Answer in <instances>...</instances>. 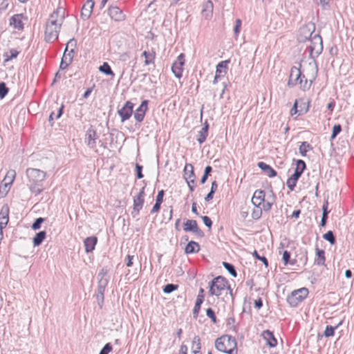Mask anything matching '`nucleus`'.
Segmentation results:
<instances>
[{"label": "nucleus", "mask_w": 354, "mask_h": 354, "mask_svg": "<svg viewBox=\"0 0 354 354\" xmlns=\"http://www.w3.org/2000/svg\"><path fill=\"white\" fill-rule=\"evenodd\" d=\"M65 10L62 6L49 16L45 26L44 39L47 42H53L58 38L61 26L64 21Z\"/></svg>", "instance_id": "1"}, {"label": "nucleus", "mask_w": 354, "mask_h": 354, "mask_svg": "<svg viewBox=\"0 0 354 354\" xmlns=\"http://www.w3.org/2000/svg\"><path fill=\"white\" fill-rule=\"evenodd\" d=\"M26 175L30 192L36 196L41 194L44 190L43 182L46 178V173L39 169L28 168Z\"/></svg>", "instance_id": "2"}, {"label": "nucleus", "mask_w": 354, "mask_h": 354, "mask_svg": "<svg viewBox=\"0 0 354 354\" xmlns=\"http://www.w3.org/2000/svg\"><path fill=\"white\" fill-rule=\"evenodd\" d=\"M309 67L312 69L313 73L311 78L308 77L303 74V72L297 67H292L290 71V80L288 84L299 85L302 90H307L310 87L313 80L315 79L317 73V67L314 64H309Z\"/></svg>", "instance_id": "3"}, {"label": "nucleus", "mask_w": 354, "mask_h": 354, "mask_svg": "<svg viewBox=\"0 0 354 354\" xmlns=\"http://www.w3.org/2000/svg\"><path fill=\"white\" fill-rule=\"evenodd\" d=\"M216 348L227 354H237L236 342L234 337L223 335L215 341Z\"/></svg>", "instance_id": "4"}, {"label": "nucleus", "mask_w": 354, "mask_h": 354, "mask_svg": "<svg viewBox=\"0 0 354 354\" xmlns=\"http://www.w3.org/2000/svg\"><path fill=\"white\" fill-rule=\"evenodd\" d=\"M228 290L231 292L228 282L222 277H215L209 283V292L211 295L219 297Z\"/></svg>", "instance_id": "5"}, {"label": "nucleus", "mask_w": 354, "mask_h": 354, "mask_svg": "<svg viewBox=\"0 0 354 354\" xmlns=\"http://www.w3.org/2000/svg\"><path fill=\"white\" fill-rule=\"evenodd\" d=\"M307 49L311 57H317L322 51V39L318 35H314L308 41Z\"/></svg>", "instance_id": "6"}, {"label": "nucleus", "mask_w": 354, "mask_h": 354, "mask_svg": "<svg viewBox=\"0 0 354 354\" xmlns=\"http://www.w3.org/2000/svg\"><path fill=\"white\" fill-rule=\"evenodd\" d=\"M308 290L306 288H301L294 290L287 297L288 303L293 307L297 306L301 301H303L308 295Z\"/></svg>", "instance_id": "7"}, {"label": "nucleus", "mask_w": 354, "mask_h": 354, "mask_svg": "<svg viewBox=\"0 0 354 354\" xmlns=\"http://www.w3.org/2000/svg\"><path fill=\"white\" fill-rule=\"evenodd\" d=\"M315 30V26L313 23H308L301 26L298 30L297 40L299 42H308L313 37V33Z\"/></svg>", "instance_id": "8"}, {"label": "nucleus", "mask_w": 354, "mask_h": 354, "mask_svg": "<svg viewBox=\"0 0 354 354\" xmlns=\"http://www.w3.org/2000/svg\"><path fill=\"white\" fill-rule=\"evenodd\" d=\"M230 60H224L220 62L216 67L215 75L213 80V84H216L218 83V80L223 77L227 72L228 64Z\"/></svg>", "instance_id": "9"}, {"label": "nucleus", "mask_w": 354, "mask_h": 354, "mask_svg": "<svg viewBox=\"0 0 354 354\" xmlns=\"http://www.w3.org/2000/svg\"><path fill=\"white\" fill-rule=\"evenodd\" d=\"M185 65V56L183 53L180 54L176 60L174 62L171 71L176 77L180 79L183 75V66Z\"/></svg>", "instance_id": "10"}, {"label": "nucleus", "mask_w": 354, "mask_h": 354, "mask_svg": "<svg viewBox=\"0 0 354 354\" xmlns=\"http://www.w3.org/2000/svg\"><path fill=\"white\" fill-rule=\"evenodd\" d=\"M27 18L23 14H15L9 19V25L18 30L24 29V21Z\"/></svg>", "instance_id": "11"}, {"label": "nucleus", "mask_w": 354, "mask_h": 354, "mask_svg": "<svg viewBox=\"0 0 354 354\" xmlns=\"http://www.w3.org/2000/svg\"><path fill=\"white\" fill-rule=\"evenodd\" d=\"M183 230L185 232H192L200 237L203 236V232L199 229L197 222L195 220H187L183 225Z\"/></svg>", "instance_id": "12"}, {"label": "nucleus", "mask_w": 354, "mask_h": 354, "mask_svg": "<svg viewBox=\"0 0 354 354\" xmlns=\"http://www.w3.org/2000/svg\"><path fill=\"white\" fill-rule=\"evenodd\" d=\"M133 104L127 101L124 105L118 111V114L122 122L128 120L132 115Z\"/></svg>", "instance_id": "13"}, {"label": "nucleus", "mask_w": 354, "mask_h": 354, "mask_svg": "<svg viewBox=\"0 0 354 354\" xmlns=\"http://www.w3.org/2000/svg\"><path fill=\"white\" fill-rule=\"evenodd\" d=\"M214 5L211 0H207L203 4V8L201 11L202 17L205 20H209L212 17Z\"/></svg>", "instance_id": "14"}, {"label": "nucleus", "mask_w": 354, "mask_h": 354, "mask_svg": "<svg viewBox=\"0 0 354 354\" xmlns=\"http://www.w3.org/2000/svg\"><path fill=\"white\" fill-rule=\"evenodd\" d=\"M145 187H143L139 193L133 198V210L139 212L144 204Z\"/></svg>", "instance_id": "15"}, {"label": "nucleus", "mask_w": 354, "mask_h": 354, "mask_svg": "<svg viewBox=\"0 0 354 354\" xmlns=\"http://www.w3.org/2000/svg\"><path fill=\"white\" fill-rule=\"evenodd\" d=\"M94 4L95 3L93 0H87L84 4L81 12V17L82 19L87 20L91 17Z\"/></svg>", "instance_id": "16"}, {"label": "nucleus", "mask_w": 354, "mask_h": 354, "mask_svg": "<svg viewBox=\"0 0 354 354\" xmlns=\"http://www.w3.org/2000/svg\"><path fill=\"white\" fill-rule=\"evenodd\" d=\"M109 15L112 19L116 21H122L125 18V16L122 13V10L116 6L109 7Z\"/></svg>", "instance_id": "17"}, {"label": "nucleus", "mask_w": 354, "mask_h": 354, "mask_svg": "<svg viewBox=\"0 0 354 354\" xmlns=\"http://www.w3.org/2000/svg\"><path fill=\"white\" fill-rule=\"evenodd\" d=\"M147 109V101L144 100L139 107L136 110L134 118L136 121L140 122L143 120L145 112Z\"/></svg>", "instance_id": "18"}, {"label": "nucleus", "mask_w": 354, "mask_h": 354, "mask_svg": "<svg viewBox=\"0 0 354 354\" xmlns=\"http://www.w3.org/2000/svg\"><path fill=\"white\" fill-rule=\"evenodd\" d=\"M98 290H105L106 287L108 285L109 277L107 276V272L104 269H102L98 274Z\"/></svg>", "instance_id": "19"}, {"label": "nucleus", "mask_w": 354, "mask_h": 354, "mask_svg": "<svg viewBox=\"0 0 354 354\" xmlns=\"http://www.w3.org/2000/svg\"><path fill=\"white\" fill-rule=\"evenodd\" d=\"M97 138L96 132L93 129H88L86 131L85 137L86 144L91 149L95 147V140Z\"/></svg>", "instance_id": "20"}, {"label": "nucleus", "mask_w": 354, "mask_h": 354, "mask_svg": "<svg viewBox=\"0 0 354 354\" xmlns=\"http://www.w3.org/2000/svg\"><path fill=\"white\" fill-rule=\"evenodd\" d=\"M262 337L266 341L267 344L272 348H274L277 344V341L273 335V333L269 330L263 331L261 334Z\"/></svg>", "instance_id": "21"}, {"label": "nucleus", "mask_w": 354, "mask_h": 354, "mask_svg": "<svg viewBox=\"0 0 354 354\" xmlns=\"http://www.w3.org/2000/svg\"><path fill=\"white\" fill-rule=\"evenodd\" d=\"M8 213L9 208L8 206L5 205H3L0 211V227L5 228L8 223Z\"/></svg>", "instance_id": "22"}, {"label": "nucleus", "mask_w": 354, "mask_h": 354, "mask_svg": "<svg viewBox=\"0 0 354 354\" xmlns=\"http://www.w3.org/2000/svg\"><path fill=\"white\" fill-rule=\"evenodd\" d=\"M265 200V193L261 190L254 192L252 198V203L256 207H259Z\"/></svg>", "instance_id": "23"}, {"label": "nucleus", "mask_w": 354, "mask_h": 354, "mask_svg": "<svg viewBox=\"0 0 354 354\" xmlns=\"http://www.w3.org/2000/svg\"><path fill=\"white\" fill-rule=\"evenodd\" d=\"M96 243L97 238L95 236L87 237L84 241L86 252L88 253L92 252L94 250Z\"/></svg>", "instance_id": "24"}, {"label": "nucleus", "mask_w": 354, "mask_h": 354, "mask_svg": "<svg viewBox=\"0 0 354 354\" xmlns=\"http://www.w3.org/2000/svg\"><path fill=\"white\" fill-rule=\"evenodd\" d=\"M200 250V245L199 244L194 241H189L185 248V252L187 254H195L197 253Z\"/></svg>", "instance_id": "25"}, {"label": "nucleus", "mask_w": 354, "mask_h": 354, "mask_svg": "<svg viewBox=\"0 0 354 354\" xmlns=\"http://www.w3.org/2000/svg\"><path fill=\"white\" fill-rule=\"evenodd\" d=\"M258 167L270 178L274 177L277 175L276 171L270 165L263 162H259L258 163Z\"/></svg>", "instance_id": "26"}, {"label": "nucleus", "mask_w": 354, "mask_h": 354, "mask_svg": "<svg viewBox=\"0 0 354 354\" xmlns=\"http://www.w3.org/2000/svg\"><path fill=\"white\" fill-rule=\"evenodd\" d=\"M208 127L209 124L207 121L204 123V127L201 129V131L198 132V136L197 138V141L199 144L203 143L207 136L208 134Z\"/></svg>", "instance_id": "27"}, {"label": "nucleus", "mask_w": 354, "mask_h": 354, "mask_svg": "<svg viewBox=\"0 0 354 354\" xmlns=\"http://www.w3.org/2000/svg\"><path fill=\"white\" fill-rule=\"evenodd\" d=\"M306 168V164L305 162L301 160H299L297 161L296 167L295 169V171L293 174L292 175L294 178H299L304 170Z\"/></svg>", "instance_id": "28"}, {"label": "nucleus", "mask_w": 354, "mask_h": 354, "mask_svg": "<svg viewBox=\"0 0 354 354\" xmlns=\"http://www.w3.org/2000/svg\"><path fill=\"white\" fill-rule=\"evenodd\" d=\"M316 258L315 260V263L318 266H324L325 265V252L323 250L316 248Z\"/></svg>", "instance_id": "29"}, {"label": "nucleus", "mask_w": 354, "mask_h": 354, "mask_svg": "<svg viewBox=\"0 0 354 354\" xmlns=\"http://www.w3.org/2000/svg\"><path fill=\"white\" fill-rule=\"evenodd\" d=\"M184 172L186 180H189L193 183L194 177L193 166L191 164H186L184 168Z\"/></svg>", "instance_id": "30"}, {"label": "nucleus", "mask_w": 354, "mask_h": 354, "mask_svg": "<svg viewBox=\"0 0 354 354\" xmlns=\"http://www.w3.org/2000/svg\"><path fill=\"white\" fill-rule=\"evenodd\" d=\"M142 55L145 57V65L153 64L155 59V53L153 52L144 51Z\"/></svg>", "instance_id": "31"}, {"label": "nucleus", "mask_w": 354, "mask_h": 354, "mask_svg": "<svg viewBox=\"0 0 354 354\" xmlns=\"http://www.w3.org/2000/svg\"><path fill=\"white\" fill-rule=\"evenodd\" d=\"M46 235V234L45 231H41V232H38L37 234H36V235L33 238L34 246L39 245L42 243V241L45 239Z\"/></svg>", "instance_id": "32"}, {"label": "nucleus", "mask_w": 354, "mask_h": 354, "mask_svg": "<svg viewBox=\"0 0 354 354\" xmlns=\"http://www.w3.org/2000/svg\"><path fill=\"white\" fill-rule=\"evenodd\" d=\"M15 176H16L15 171L13 169H10V170L8 171V172L6 173L3 180L4 181L7 180V182H6V183L12 185L15 178Z\"/></svg>", "instance_id": "33"}, {"label": "nucleus", "mask_w": 354, "mask_h": 354, "mask_svg": "<svg viewBox=\"0 0 354 354\" xmlns=\"http://www.w3.org/2000/svg\"><path fill=\"white\" fill-rule=\"evenodd\" d=\"M99 71L106 75H110L112 76L114 75V73H113L110 66L106 62H104L102 66H100Z\"/></svg>", "instance_id": "34"}, {"label": "nucleus", "mask_w": 354, "mask_h": 354, "mask_svg": "<svg viewBox=\"0 0 354 354\" xmlns=\"http://www.w3.org/2000/svg\"><path fill=\"white\" fill-rule=\"evenodd\" d=\"M203 296L198 295L196 303H195V306H194V308L193 310L194 315H198L200 308H201V305L203 303Z\"/></svg>", "instance_id": "35"}, {"label": "nucleus", "mask_w": 354, "mask_h": 354, "mask_svg": "<svg viewBox=\"0 0 354 354\" xmlns=\"http://www.w3.org/2000/svg\"><path fill=\"white\" fill-rule=\"evenodd\" d=\"M310 149V145L307 142H301L299 148V153L302 156H305Z\"/></svg>", "instance_id": "36"}, {"label": "nucleus", "mask_w": 354, "mask_h": 354, "mask_svg": "<svg viewBox=\"0 0 354 354\" xmlns=\"http://www.w3.org/2000/svg\"><path fill=\"white\" fill-rule=\"evenodd\" d=\"M192 348L195 354L198 353L201 349L200 338L198 336H195L193 339Z\"/></svg>", "instance_id": "37"}, {"label": "nucleus", "mask_w": 354, "mask_h": 354, "mask_svg": "<svg viewBox=\"0 0 354 354\" xmlns=\"http://www.w3.org/2000/svg\"><path fill=\"white\" fill-rule=\"evenodd\" d=\"M298 178H294L291 176L286 181V185L290 191H293L296 186Z\"/></svg>", "instance_id": "38"}, {"label": "nucleus", "mask_w": 354, "mask_h": 354, "mask_svg": "<svg viewBox=\"0 0 354 354\" xmlns=\"http://www.w3.org/2000/svg\"><path fill=\"white\" fill-rule=\"evenodd\" d=\"M223 265L224 268L229 272V273L234 277H236V272L234 269V267L233 265L227 263V262H223Z\"/></svg>", "instance_id": "39"}, {"label": "nucleus", "mask_w": 354, "mask_h": 354, "mask_svg": "<svg viewBox=\"0 0 354 354\" xmlns=\"http://www.w3.org/2000/svg\"><path fill=\"white\" fill-rule=\"evenodd\" d=\"M77 45L76 40L75 39H71L66 44V46L65 48V51H71L74 52V49L75 48Z\"/></svg>", "instance_id": "40"}, {"label": "nucleus", "mask_w": 354, "mask_h": 354, "mask_svg": "<svg viewBox=\"0 0 354 354\" xmlns=\"http://www.w3.org/2000/svg\"><path fill=\"white\" fill-rule=\"evenodd\" d=\"M323 238L328 241L331 245L335 243V239L332 231H328L324 234Z\"/></svg>", "instance_id": "41"}, {"label": "nucleus", "mask_w": 354, "mask_h": 354, "mask_svg": "<svg viewBox=\"0 0 354 354\" xmlns=\"http://www.w3.org/2000/svg\"><path fill=\"white\" fill-rule=\"evenodd\" d=\"M178 288V285L169 283L164 286L163 288V292L165 294H169L172 292L173 291L176 290Z\"/></svg>", "instance_id": "42"}, {"label": "nucleus", "mask_w": 354, "mask_h": 354, "mask_svg": "<svg viewBox=\"0 0 354 354\" xmlns=\"http://www.w3.org/2000/svg\"><path fill=\"white\" fill-rule=\"evenodd\" d=\"M11 185L6 183L1 187H0V198H4L10 190V186Z\"/></svg>", "instance_id": "43"}, {"label": "nucleus", "mask_w": 354, "mask_h": 354, "mask_svg": "<svg viewBox=\"0 0 354 354\" xmlns=\"http://www.w3.org/2000/svg\"><path fill=\"white\" fill-rule=\"evenodd\" d=\"M105 290H101L97 289V294L96 295V299L97 301V303L100 308L102 307L103 303H104V294Z\"/></svg>", "instance_id": "44"}, {"label": "nucleus", "mask_w": 354, "mask_h": 354, "mask_svg": "<svg viewBox=\"0 0 354 354\" xmlns=\"http://www.w3.org/2000/svg\"><path fill=\"white\" fill-rule=\"evenodd\" d=\"M327 204H328V203L326 202V205H324L323 208H322V220H321V225L322 226H324L326 224L327 214L328 213L327 211Z\"/></svg>", "instance_id": "45"}, {"label": "nucleus", "mask_w": 354, "mask_h": 354, "mask_svg": "<svg viewBox=\"0 0 354 354\" xmlns=\"http://www.w3.org/2000/svg\"><path fill=\"white\" fill-rule=\"evenodd\" d=\"M241 24H242L241 20L240 19H236L235 21V26L234 28V35L236 37H238V35L240 32Z\"/></svg>", "instance_id": "46"}, {"label": "nucleus", "mask_w": 354, "mask_h": 354, "mask_svg": "<svg viewBox=\"0 0 354 354\" xmlns=\"http://www.w3.org/2000/svg\"><path fill=\"white\" fill-rule=\"evenodd\" d=\"M8 89L3 82L0 83V98L3 99L8 93Z\"/></svg>", "instance_id": "47"}, {"label": "nucleus", "mask_w": 354, "mask_h": 354, "mask_svg": "<svg viewBox=\"0 0 354 354\" xmlns=\"http://www.w3.org/2000/svg\"><path fill=\"white\" fill-rule=\"evenodd\" d=\"M73 53L74 52L64 50L62 57H66V61H67L68 64H71L73 61Z\"/></svg>", "instance_id": "48"}, {"label": "nucleus", "mask_w": 354, "mask_h": 354, "mask_svg": "<svg viewBox=\"0 0 354 354\" xmlns=\"http://www.w3.org/2000/svg\"><path fill=\"white\" fill-rule=\"evenodd\" d=\"M335 328L331 326H327L324 330L325 337H331L334 335Z\"/></svg>", "instance_id": "49"}, {"label": "nucleus", "mask_w": 354, "mask_h": 354, "mask_svg": "<svg viewBox=\"0 0 354 354\" xmlns=\"http://www.w3.org/2000/svg\"><path fill=\"white\" fill-rule=\"evenodd\" d=\"M19 52L17 50L12 49L10 50V55H7L6 58L5 59V62H8L11 60L13 58L17 57L18 55Z\"/></svg>", "instance_id": "50"}, {"label": "nucleus", "mask_w": 354, "mask_h": 354, "mask_svg": "<svg viewBox=\"0 0 354 354\" xmlns=\"http://www.w3.org/2000/svg\"><path fill=\"white\" fill-rule=\"evenodd\" d=\"M112 350V346L109 343H107L104 345V346L101 349L99 354H109Z\"/></svg>", "instance_id": "51"}, {"label": "nucleus", "mask_w": 354, "mask_h": 354, "mask_svg": "<svg viewBox=\"0 0 354 354\" xmlns=\"http://www.w3.org/2000/svg\"><path fill=\"white\" fill-rule=\"evenodd\" d=\"M44 219L43 218H38L35 220L34 223L32 225V228L35 230L39 229L41 224L44 222Z\"/></svg>", "instance_id": "52"}, {"label": "nucleus", "mask_w": 354, "mask_h": 354, "mask_svg": "<svg viewBox=\"0 0 354 354\" xmlns=\"http://www.w3.org/2000/svg\"><path fill=\"white\" fill-rule=\"evenodd\" d=\"M206 315L209 317L214 323L216 322V317L214 315V312L212 308H207L206 310Z\"/></svg>", "instance_id": "53"}, {"label": "nucleus", "mask_w": 354, "mask_h": 354, "mask_svg": "<svg viewBox=\"0 0 354 354\" xmlns=\"http://www.w3.org/2000/svg\"><path fill=\"white\" fill-rule=\"evenodd\" d=\"M341 126L339 124L334 125L333 127V132L331 135V139L335 138V136L341 131Z\"/></svg>", "instance_id": "54"}, {"label": "nucleus", "mask_w": 354, "mask_h": 354, "mask_svg": "<svg viewBox=\"0 0 354 354\" xmlns=\"http://www.w3.org/2000/svg\"><path fill=\"white\" fill-rule=\"evenodd\" d=\"M253 255L258 259H259L260 261H261L263 264L266 266V267L268 266V260L265 257H261L259 255L258 252L255 250L254 252H253Z\"/></svg>", "instance_id": "55"}, {"label": "nucleus", "mask_w": 354, "mask_h": 354, "mask_svg": "<svg viewBox=\"0 0 354 354\" xmlns=\"http://www.w3.org/2000/svg\"><path fill=\"white\" fill-rule=\"evenodd\" d=\"M202 220L204 223V225L207 227L208 228H210L212 225V222L211 219L207 216H202Z\"/></svg>", "instance_id": "56"}, {"label": "nucleus", "mask_w": 354, "mask_h": 354, "mask_svg": "<svg viewBox=\"0 0 354 354\" xmlns=\"http://www.w3.org/2000/svg\"><path fill=\"white\" fill-rule=\"evenodd\" d=\"M8 6V0H0V13L5 11Z\"/></svg>", "instance_id": "57"}, {"label": "nucleus", "mask_w": 354, "mask_h": 354, "mask_svg": "<svg viewBox=\"0 0 354 354\" xmlns=\"http://www.w3.org/2000/svg\"><path fill=\"white\" fill-rule=\"evenodd\" d=\"M136 169L138 178H139V179L142 178L143 177V175L142 174V167L138 164H136Z\"/></svg>", "instance_id": "58"}, {"label": "nucleus", "mask_w": 354, "mask_h": 354, "mask_svg": "<svg viewBox=\"0 0 354 354\" xmlns=\"http://www.w3.org/2000/svg\"><path fill=\"white\" fill-rule=\"evenodd\" d=\"M163 196H164V191L163 190L159 191L156 196V202L162 203V201H163Z\"/></svg>", "instance_id": "59"}, {"label": "nucleus", "mask_w": 354, "mask_h": 354, "mask_svg": "<svg viewBox=\"0 0 354 354\" xmlns=\"http://www.w3.org/2000/svg\"><path fill=\"white\" fill-rule=\"evenodd\" d=\"M69 64H68L67 61H66V57H62V60H61L60 65H59V68L62 70H64V69L66 68Z\"/></svg>", "instance_id": "60"}, {"label": "nucleus", "mask_w": 354, "mask_h": 354, "mask_svg": "<svg viewBox=\"0 0 354 354\" xmlns=\"http://www.w3.org/2000/svg\"><path fill=\"white\" fill-rule=\"evenodd\" d=\"M289 259H290V253L288 251L285 250L283 252V260L284 261L285 265L288 264Z\"/></svg>", "instance_id": "61"}, {"label": "nucleus", "mask_w": 354, "mask_h": 354, "mask_svg": "<svg viewBox=\"0 0 354 354\" xmlns=\"http://www.w3.org/2000/svg\"><path fill=\"white\" fill-rule=\"evenodd\" d=\"M160 205H161L160 203L156 202L155 205H153V207H152V209L151 210V213L153 214V213L158 212L160 208Z\"/></svg>", "instance_id": "62"}, {"label": "nucleus", "mask_w": 354, "mask_h": 354, "mask_svg": "<svg viewBox=\"0 0 354 354\" xmlns=\"http://www.w3.org/2000/svg\"><path fill=\"white\" fill-rule=\"evenodd\" d=\"M263 209L265 210V211H268L270 209L271 207H272V203H269V202H267V203H263Z\"/></svg>", "instance_id": "63"}, {"label": "nucleus", "mask_w": 354, "mask_h": 354, "mask_svg": "<svg viewBox=\"0 0 354 354\" xmlns=\"http://www.w3.org/2000/svg\"><path fill=\"white\" fill-rule=\"evenodd\" d=\"M187 347L185 345H181L179 349V354H187Z\"/></svg>", "instance_id": "64"}]
</instances>
